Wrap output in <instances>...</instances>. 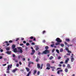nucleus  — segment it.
Returning <instances> with one entry per match:
<instances>
[{
    "label": "nucleus",
    "instance_id": "nucleus-50",
    "mask_svg": "<svg viewBox=\"0 0 76 76\" xmlns=\"http://www.w3.org/2000/svg\"><path fill=\"white\" fill-rule=\"evenodd\" d=\"M19 64L20 65H22V63L21 62V61H20L19 62Z\"/></svg>",
    "mask_w": 76,
    "mask_h": 76
},
{
    "label": "nucleus",
    "instance_id": "nucleus-15",
    "mask_svg": "<svg viewBox=\"0 0 76 76\" xmlns=\"http://www.w3.org/2000/svg\"><path fill=\"white\" fill-rule=\"evenodd\" d=\"M46 67H50V64H49L48 63L46 65Z\"/></svg>",
    "mask_w": 76,
    "mask_h": 76
},
{
    "label": "nucleus",
    "instance_id": "nucleus-60",
    "mask_svg": "<svg viewBox=\"0 0 76 76\" xmlns=\"http://www.w3.org/2000/svg\"><path fill=\"white\" fill-rule=\"evenodd\" d=\"M25 58H23V61H25Z\"/></svg>",
    "mask_w": 76,
    "mask_h": 76
},
{
    "label": "nucleus",
    "instance_id": "nucleus-57",
    "mask_svg": "<svg viewBox=\"0 0 76 76\" xmlns=\"http://www.w3.org/2000/svg\"><path fill=\"white\" fill-rule=\"evenodd\" d=\"M63 61H61L60 62V64H63Z\"/></svg>",
    "mask_w": 76,
    "mask_h": 76
},
{
    "label": "nucleus",
    "instance_id": "nucleus-59",
    "mask_svg": "<svg viewBox=\"0 0 76 76\" xmlns=\"http://www.w3.org/2000/svg\"><path fill=\"white\" fill-rule=\"evenodd\" d=\"M33 41H36V39H35V38H33Z\"/></svg>",
    "mask_w": 76,
    "mask_h": 76
},
{
    "label": "nucleus",
    "instance_id": "nucleus-13",
    "mask_svg": "<svg viewBox=\"0 0 76 76\" xmlns=\"http://www.w3.org/2000/svg\"><path fill=\"white\" fill-rule=\"evenodd\" d=\"M13 51L15 53H17L18 52V51H17V49H16V48L14 49Z\"/></svg>",
    "mask_w": 76,
    "mask_h": 76
},
{
    "label": "nucleus",
    "instance_id": "nucleus-52",
    "mask_svg": "<svg viewBox=\"0 0 76 76\" xmlns=\"http://www.w3.org/2000/svg\"><path fill=\"white\" fill-rule=\"evenodd\" d=\"M28 48L27 47L26 48L25 50H26L27 51V50H28Z\"/></svg>",
    "mask_w": 76,
    "mask_h": 76
},
{
    "label": "nucleus",
    "instance_id": "nucleus-17",
    "mask_svg": "<svg viewBox=\"0 0 76 76\" xmlns=\"http://www.w3.org/2000/svg\"><path fill=\"white\" fill-rule=\"evenodd\" d=\"M23 57V56H18V59H20V57H21V58H22V57Z\"/></svg>",
    "mask_w": 76,
    "mask_h": 76
},
{
    "label": "nucleus",
    "instance_id": "nucleus-19",
    "mask_svg": "<svg viewBox=\"0 0 76 76\" xmlns=\"http://www.w3.org/2000/svg\"><path fill=\"white\" fill-rule=\"evenodd\" d=\"M16 70H18V69H14L12 71V72H13V73H15V71H16Z\"/></svg>",
    "mask_w": 76,
    "mask_h": 76
},
{
    "label": "nucleus",
    "instance_id": "nucleus-26",
    "mask_svg": "<svg viewBox=\"0 0 76 76\" xmlns=\"http://www.w3.org/2000/svg\"><path fill=\"white\" fill-rule=\"evenodd\" d=\"M6 43H7V46H9V44L8 43V42L7 41H5Z\"/></svg>",
    "mask_w": 76,
    "mask_h": 76
},
{
    "label": "nucleus",
    "instance_id": "nucleus-32",
    "mask_svg": "<svg viewBox=\"0 0 76 76\" xmlns=\"http://www.w3.org/2000/svg\"><path fill=\"white\" fill-rule=\"evenodd\" d=\"M46 33V31H43L42 33L43 34H45V33Z\"/></svg>",
    "mask_w": 76,
    "mask_h": 76
},
{
    "label": "nucleus",
    "instance_id": "nucleus-48",
    "mask_svg": "<svg viewBox=\"0 0 76 76\" xmlns=\"http://www.w3.org/2000/svg\"><path fill=\"white\" fill-rule=\"evenodd\" d=\"M54 51H55V49H53L52 50V53H54Z\"/></svg>",
    "mask_w": 76,
    "mask_h": 76
},
{
    "label": "nucleus",
    "instance_id": "nucleus-21",
    "mask_svg": "<svg viewBox=\"0 0 76 76\" xmlns=\"http://www.w3.org/2000/svg\"><path fill=\"white\" fill-rule=\"evenodd\" d=\"M65 71L66 73H67V72H68V69H67V68H66L65 69Z\"/></svg>",
    "mask_w": 76,
    "mask_h": 76
},
{
    "label": "nucleus",
    "instance_id": "nucleus-25",
    "mask_svg": "<svg viewBox=\"0 0 76 76\" xmlns=\"http://www.w3.org/2000/svg\"><path fill=\"white\" fill-rule=\"evenodd\" d=\"M60 52L61 53H62V52H63V49L62 48H61L60 50Z\"/></svg>",
    "mask_w": 76,
    "mask_h": 76
},
{
    "label": "nucleus",
    "instance_id": "nucleus-55",
    "mask_svg": "<svg viewBox=\"0 0 76 76\" xmlns=\"http://www.w3.org/2000/svg\"><path fill=\"white\" fill-rule=\"evenodd\" d=\"M3 58V57L0 56V59H2Z\"/></svg>",
    "mask_w": 76,
    "mask_h": 76
},
{
    "label": "nucleus",
    "instance_id": "nucleus-41",
    "mask_svg": "<svg viewBox=\"0 0 76 76\" xmlns=\"http://www.w3.org/2000/svg\"><path fill=\"white\" fill-rule=\"evenodd\" d=\"M60 58H61V56H58V60L60 59Z\"/></svg>",
    "mask_w": 76,
    "mask_h": 76
},
{
    "label": "nucleus",
    "instance_id": "nucleus-24",
    "mask_svg": "<svg viewBox=\"0 0 76 76\" xmlns=\"http://www.w3.org/2000/svg\"><path fill=\"white\" fill-rule=\"evenodd\" d=\"M53 56H51L50 58H49V59L50 60H52L53 58Z\"/></svg>",
    "mask_w": 76,
    "mask_h": 76
},
{
    "label": "nucleus",
    "instance_id": "nucleus-56",
    "mask_svg": "<svg viewBox=\"0 0 76 76\" xmlns=\"http://www.w3.org/2000/svg\"><path fill=\"white\" fill-rule=\"evenodd\" d=\"M31 45H35V43L34 42H32L31 43Z\"/></svg>",
    "mask_w": 76,
    "mask_h": 76
},
{
    "label": "nucleus",
    "instance_id": "nucleus-29",
    "mask_svg": "<svg viewBox=\"0 0 76 76\" xmlns=\"http://www.w3.org/2000/svg\"><path fill=\"white\" fill-rule=\"evenodd\" d=\"M6 50L7 51H9V50H10V48H6Z\"/></svg>",
    "mask_w": 76,
    "mask_h": 76
},
{
    "label": "nucleus",
    "instance_id": "nucleus-61",
    "mask_svg": "<svg viewBox=\"0 0 76 76\" xmlns=\"http://www.w3.org/2000/svg\"><path fill=\"white\" fill-rule=\"evenodd\" d=\"M58 66H59V67H61V64H59L58 65Z\"/></svg>",
    "mask_w": 76,
    "mask_h": 76
},
{
    "label": "nucleus",
    "instance_id": "nucleus-18",
    "mask_svg": "<svg viewBox=\"0 0 76 76\" xmlns=\"http://www.w3.org/2000/svg\"><path fill=\"white\" fill-rule=\"evenodd\" d=\"M71 60L72 62H73V61H74V60H75V58H71Z\"/></svg>",
    "mask_w": 76,
    "mask_h": 76
},
{
    "label": "nucleus",
    "instance_id": "nucleus-10",
    "mask_svg": "<svg viewBox=\"0 0 76 76\" xmlns=\"http://www.w3.org/2000/svg\"><path fill=\"white\" fill-rule=\"evenodd\" d=\"M69 61V58H67L66 59V60H65V63H67Z\"/></svg>",
    "mask_w": 76,
    "mask_h": 76
},
{
    "label": "nucleus",
    "instance_id": "nucleus-12",
    "mask_svg": "<svg viewBox=\"0 0 76 76\" xmlns=\"http://www.w3.org/2000/svg\"><path fill=\"white\" fill-rule=\"evenodd\" d=\"M26 69L28 72H29V70H30V69L28 67H26Z\"/></svg>",
    "mask_w": 76,
    "mask_h": 76
},
{
    "label": "nucleus",
    "instance_id": "nucleus-44",
    "mask_svg": "<svg viewBox=\"0 0 76 76\" xmlns=\"http://www.w3.org/2000/svg\"><path fill=\"white\" fill-rule=\"evenodd\" d=\"M19 64H16V67H19Z\"/></svg>",
    "mask_w": 76,
    "mask_h": 76
},
{
    "label": "nucleus",
    "instance_id": "nucleus-35",
    "mask_svg": "<svg viewBox=\"0 0 76 76\" xmlns=\"http://www.w3.org/2000/svg\"><path fill=\"white\" fill-rule=\"evenodd\" d=\"M65 50H66V51H68L69 50V48H65Z\"/></svg>",
    "mask_w": 76,
    "mask_h": 76
},
{
    "label": "nucleus",
    "instance_id": "nucleus-36",
    "mask_svg": "<svg viewBox=\"0 0 76 76\" xmlns=\"http://www.w3.org/2000/svg\"><path fill=\"white\" fill-rule=\"evenodd\" d=\"M19 39V38H16L15 41H18V40Z\"/></svg>",
    "mask_w": 76,
    "mask_h": 76
},
{
    "label": "nucleus",
    "instance_id": "nucleus-33",
    "mask_svg": "<svg viewBox=\"0 0 76 76\" xmlns=\"http://www.w3.org/2000/svg\"><path fill=\"white\" fill-rule=\"evenodd\" d=\"M54 46V44H52L50 45L51 47H53Z\"/></svg>",
    "mask_w": 76,
    "mask_h": 76
},
{
    "label": "nucleus",
    "instance_id": "nucleus-45",
    "mask_svg": "<svg viewBox=\"0 0 76 76\" xmlns=\"http://www.w3.org/2000/svg\"><path fill=\"white\" fill-rule=\"evenodd\" d=\"M42 42H43V43H45V40H43Z\"/></svg>",
    "mask_w": 76,
    "mask_h": 76
},
{
    "label": "nucleus",
    "instance_id": "nucleus-30",
    "mask_svg": "<svg viewBox=\"0 0 76 76\" xmlns=\"http://www.w3.org/2000/svg\"><path fill=\"white\" fill-rule=\"evenodd\" d=\"M39 48L38 47H37L36 48V51H38V50H39Z\"/></svg>",
    "mask_w": 76,
    "mask_h": 76
},
{
    "label": "nucleus",
    "instance_id": "nucleus-8",
    "mask_svg": "<svg viewBox=\"0 0 76 76\" xmlns=\"http://www.w3.org/2000/svg\"><path fill=\"white\" fill-rule=\"evenodd\" d=\"M63 72V70L62 69H60L59 70H58L57 72V73L58 74V75L60 74V72Z\"/></svg>",
    "mask_w": 76,
    "mask_h": 76
},
{
    "label": "nucleus",
    "instance_id": "nucleus-28",
    "mask_svg": "<svg viewBox=\"0 0 76 76\" xmlns=\"http://www.w3.org/2000/svg\"><path fill=\"white\" fill-rule=\"evenodd\" d=\"M65 39L66 41H70V39Z\"/></svg>",
    "mask_w": 76,
    "mask_h": 76
},
{
    "label": "nucleus",
    "instance_id": "nucleus-53",
    "mask_svg": "<svg viewBox=\"0 0 76 76\" xmlns=\"http://www.w3.org/2000/svg\"><path fill=\"white\" fill-rule=\"evenodd\" d=\"M68 53H71V52L70 51H69V50L68 51Z\"/></svg>",
    "mask_w": 76,
    "mask_h": 76
},
{
    "label": "nucleus",
    "instance_id": "nucleus-7",
    "mask_svg": "<svg viewBox=\"0 0 76 76\" xmlns=\"http://www.w3.org/2000/svg\"><path fill=\"white\" fill-rule=\"evenodd\" d=\"M64 43L65 44V45H67V46L68 47H69V46H72V45H69V44H67V42H64Z\"/></svg>",
    "mask_w": 76,
    "mask_h": 76
},
{
    "label": "nucleus",
    "instance_id": "nucleus-37",
    "mask_svg": "<svg viewBox=\"0 0 76 76\" xmlns=\"http://www.w3.org/2000/svg\"><path fill=\"white\" fill-rule=\"evenodd\" d=\"M39 61V58H37V59L36 60V62H38V61Z\"/></svg>",
    "mask_w": 76,
    "mask_h": 76
},
{
    "label": "nucleus",
    "instance_id": "nucleus-16",
    "mask_svg": "<svg viewBox=\"0 0 76 76\" xmlns=\"http://www.w3.org/2000/svg\"><path fill=\"white\" fill-rule=\"evenodd\" d=\"M31 73V71H29L26 76H29V75H30V74Z\"/></svg>",
    "mask_w": 76,
    "mask_h": 76
},
{
    "label": "nucleus",
    "instance_id": "nucleus-6",
    "mask_svg": "<svg viewBox=\"0 0 76 76\" xmlns=\"http://www.w3.org/2000/svg\"><path fill=\"white\" fill-rule=\"evenodd\" d=\"M32 53H31V55H34V53H35V50H32Z\"/></svg>",
    "mask_w": 76,
    "mask_h": 76
},
{
    "label": "nucleus",
    "instance_id": "nucleus-11",
    "mask_svg": "<svg viewBox=\"0 0 76 76\" xmlns=\"http://www.w3.org/2000/svg\"><path fill=\"white\" fill-rule=\"evenodd\" d=\"M11 51H7L6 52L7 54H8V55L11 54Z\"/></svg>",
    "mask_w": 76,
    "mask_h": 76
},
{
    "label": "nucleus",
    "instance_id": "nucleus-40",
    "mask_svg": "<svg viewBox=\"0 0 76 76\" xmlns=\"http://www.w3.org/2000/svg\"><path fill=\"white\" fill-rule=\"evenodd\" d=\"M46 69H47L48 70H50V68L49 67H47L46 68Z\"/></svg>",
    "mask_w": 76,
    "mask_h": 76
},
{
    "label": "nucleus",
    "instance_id": "nucleus-22",
    "mask_svg": "<svg viewBox=\"0 0 76 76\" xmlns=\"http://www.w3.org/2000/svg\"><path fill=\"white\" fill-rule=\"evenodd\" d=\"M50 68L52 69H56V68L54 66H50Z\"/></svg>",
    "mask_w": 76,
    "mask_h": 76
},
{
    "label": "nucleus",
    "instance_id": "nucleus-5",
    "mask_svg": "<svg viewBox=\"0 0 76 76\" xmlns=\"http://www.w3.org/2000/svg\"><path fill=\"white\" fill-rule=\"evenodd\" d=\"M56 41L58 42H62V40L60 39L59 38H57L55 40Z\"/></svg>",
    "mask_w": 76,
    "mask_h": 76
},
{
    "label": "nucleus",
    "instance_id": "nucleus-62",
    "mask_svg": "<svg viewBox=\"0 0 76 76\" xmlns=\"http://www.w3.org/2000/svg\"><path fill=\"white\" fill-rule=\"evenodd\" d=\"M66 54L68 56H70V54L69 53H67Z\"/></svg>",
    "mask_w": 76,
    "mask_h": 76
},
{
    "label": "nucleus",
    "instance_id": "nucleus-47",
    "mask_svg": "<svg viewBox=\"0 0 76 76\" xmlns=\"http://www.w3.org/2000/svg\"><path fill=\"white\" fill-rule=\"evenodd\" d=\"M15 56H16L15 55V54H13L12 57H15Z\"/></svg>",
    "mask_w": 76,
    "mask_h": 76
},
{
    "label": "nucleus",
    "instance_id": "nucleus-46",
    "mask_svg": "<svg viewBox=\"0 0 76 76\" xmlns=\"http://www.w3.org/2000/svg\"><path fill=\"white\" fill-rule=\"evenodd\" d=\"M23 43L24 44H26V41H23Z\"/></svg>",
    "mask_w": 76,
    "mask_h": 76
},
{
    "label": "nucleus",
    "instance_id": "nucleus-27",
    "mask_svg": "<svg viewBox=\"0 0 76 76\" xmlns=\"http://www.w3.org/2000/svg\"><path fill=\"white\" fill-rule=\"evenodd\" d=\"M56 52H57V53H58V54H59L60 53H59V50L58 49H56Z\"/></svg>",
    "mask_w": 76,
    "mask_h": 76
},
{
    "label": "nucleus",
    "instance_id": "nucleus-31",
    "mask_svg": "<svg viewBox=\"0 0 76 76\" xmlns=\"http://www.w3.org/2000/svg\"><path fill=\"white\" fill-rule=\"evenodd\" d=\"M30 44H29V43H28V42H27L26 43V45L27 46H28V45H29Z\"/></svg>",
    "mask_w": 76,
    "mask_h": 76
},
{
    "label": "nucleus",
    "instance_id": "nucleus-9",
    "mask_svg": "<svg viewBox=\"0 0 76 76\" xmlns=\"http://www.w3.org/2000/svg\"><path fill=\"white\" fill-rule=\"evenodd\" d=\"M67 67H68V69H71L72 66H70V65L69 64H68L67 66Z\"/></svg>",
    "mask_w": 76,
    "mask_h": 76
},
{
    "label": "nucleus",
    "instance_id": "nucleus-23",
    "mask_svg": "<svg viewBox=\"0 0 76 76\" xmlns=\"http://www.w3.org/2000/svg\"><path fill=\"white\" fill-rule=\"evenodd\" d=\"M15 45H12V49H14V48H15Z\"/></svg>",
    "mask_w": 76,
    "mask_h": 76
},
{
    "label": "nucleus",
    "instance_id": "nucleus-20",
    "mask_svg": "<svg viewBox=\"0 0 76 76\" xmlns=\"http://www.w3.org/2000/svg\"><path fill=\"white\" fill-rule=\"evenodd\" d=\"M60 44V42H57L55 43L56 45H59Z\"/></svg>",
    "mask_w": 76,
    "mask_h": 76
},
{
    "label": "nucleus",
    "instance_id": "nucleus-49",
    "mask_svg": "<svg viewBox=\"0 0 76 76\" xmlns=\"http://www.w3.org/2000/svg\"><path fill=\"white\" fill-rule=\"evenodd\" d=\"M41 54V52H39L38 53V55H40Z\"/></svg>",
    "mask_w": 76,
    "mask_h": 76
},
{
    "label": "nucleus",
    "instance_id": "nucleus-2",
    "mask_svg": "<svg viewBox=\"0 0 76 76\" xmlns=\"http://www.w3.org/2000/svg\"><path fill=\"white\" fill-rule=\"evenodd\" d=\"M41 64H37V67L38 69H42V67H43V64H41Z\"/></svg>",
    "mask_w": 76,
    "mask_h": 76
},
{
    "label": "nucleus",
    "instance_id": "nucleus-42",
    "mask_svg": "<svg viewBox=\"0 0 76 76\" xmlns=\"http://www.w3.org/2000/svg\"><path fill=\"white\" fill-rule=\"evenodd\" d=\"M30 63L31 64H34V62L31 61L30 62Z\"/></svg>",
    "mask_w": 76,
    "mask_h": 76
},
{
    "label": "nucleus",
    "instance_id": "nucleus-14",
    "mask_svg": "<svg viewBox=\"0 0 76 76\" xmlns=\"http://www.w3.org/2000/svg\"><path fill=\"white\" fill-rule=\"evenodd\" d=\"M34 73H33V75H35V74H36L37 73V70H34Z\"/></svg>",
    "mask_w": 76,
    "mask_h": 76
},
{
    "label": "nucleus",
    "instance_id": "nucleus-1",
    "mask_svg": "<svg viewBox=\"0 0 76 76\" xmlns=\"http://www.w3.org/2000/svg\"><path fill=\"white\" fill-rule=\"evenodd\" d=\"M49 47L48 46H46L45 47V49L46 50L43 52V53H41V54H49L50 53V50H48L49 48Z\"/></svg>",
    "mask_w": 76,
    "mask_h": 76
},
{
    "label": "nucleus",
    "instance_id": "nucleus-63",
    "mask_svg": "<svg viewBox=\"0 0 76 76\" xmlns=\"http://www.w3.org/2000/svg\"><path fill=\"white\" fill-rule=\"evenodd\" d=\"M52 63H54V61H52Z\"/></svg>",
    "mask_w": 76,
    "mask_h": 76
},
{
    "label": "nucleus",
    "instance_id": "nucleus-64",
    "mask_svg": "<svg viewBox=\"0 0 76 76\" xmlns=\"http://www.w3.org/2000/svg\"><path fill=\"white\" fill-rule=\"evenodd\" d=\"M63 67H65L66 65H65V64H63Z\"/></svg>",
    "mask_w": 76,
    "mask_h": 76
},
{
    "label": "nucleus",
    "instance_id": "nucleus-38",
    "mask_svg": "<svg viewBox=\"0 0 76 76\" xmlns=\"http://www.w3.org/2000/svg\"><path fill=\"white\" fill-rule=\"evenodd\" d=\"M9 42H10V43H12V42H13V41H12V40H10L9 41Z\"/></svg>",
    "mask_w": 76,
    "mask_h": 76
},
{
    "label": "nucleus",
    "instance_id": "nucleus-54",
    "mask_svg": "<svg viewBox=\"0 0 76 76\" xmlns=\"http://www.w3.org/2000/svg\"><path fill=\"white\" fill-rule=\"evenodd\" d=\"M6 64H3L2 65V66H6Z\"/></svg>",
    "mask_w": 76,
    "mask_h": 76
},
{
    "label": "nucleus",
    "instance_id": "nucleus-58",
    "mask_svg": "<svg viewBox=\"0 0 76 76\" xmlns=\"http://www.w3.org/2000/svg\"><path fill=\"white\" fill-rule=\"evenodd\" d=\"M20 46H22V45H23V44H20Z\"/></svg>",
    "mask_w": 76,
    "mask_h": 76
},
{
    "label": "nucleus",
    "instance_id": "nucleus-39",
    "mask_svg": "<svg viewBox=\"0 0 76 76\" xmlns=\"http://www.w3.org/2000/svg\"><path fill=\"white\" fill-rule=\"evenodd\" d=\"M61 47H64V44H61Z\"/></svg>",
    "mask_w": 76,
    "mask_h": 76
},
{
    "label": "nucleus",
    "instance_id": "nucleus-43",
    "mask_svg": "<svg viewBox=\"0 0 76 76\" xmlns=\"http://www.w3.org/2000/svg\"><path fill=\"white\" fill-rule=\"evenodd\" d=\"M40 73V72H39V71H38L37 73V75H39Z\"/></svg>",
    "mask_w": 76,
    "mask_h": 76
},
{
    "label": "nucleus",
    "instance_id": "nucleus-3",
    "mask_svg": "<svg viewBox=\"0 0 76 76\" xmlns=\"http://www.w3.org/2000/svg\"><path fill=\"white\" fill-rule=\"evenodd\" d=\"M17 49L18 50H20V51H19V52H20V53H23V50H22V48L20 47H18L17 48Z\"/></svg>",
    "mask_w": 76,
    "mask_h": 76
},
{
    "label": "nucleus",
    "instance_id": "nucleus-51",
    "mask_svg": "<svg viewBox=\"0 0 76 76\" xmlns=\"http://www.w3.org/2000/svg\"><path fill=\"white\" fill-rule=\"evenodd\" d=\"M0 51L1 52V53H2L3 51V49H1L0 50Z\"/></svg>",
    "mask_w": 76,
    "mask_h": 76
},
{
    "label": "nucleus",
    "instance_id": "nucleus-34",
    "mask_svg": "<svg viewBox=\"0 0 76 76\" xmlns=\"http://www.w3.org/2000/svg\"><path fill=\"white\" fill-rule=\"evenodd\" d=\"M30 39H34V37H33V36H31V37H30Z\"/></svg>",
    "mask_w": 76,
    "mask_h": 76
},
{
    "label": "nucleus",
    "instance_id": "nucleus-4",
    "mask_svg": "<svg viewBox=\"0 0 76 76\" xmlns=\"http://www.w3.org/2000/svg\"><path fill=\"white\" fill-rule=\"evenodd\" d=\"M7 70V71L6 72V73H10V71H9V70H10V65H8Z\"/></svg>",
    "mask_w": 76,
    "mask_h": 76
}]
</instances>
